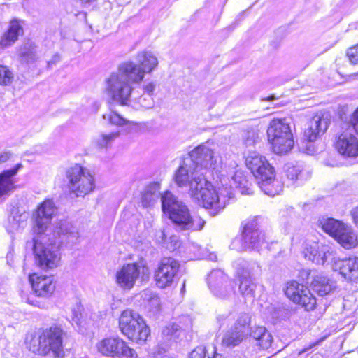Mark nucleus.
I'll use <instances>...</instances> for the list:
<instances>
[{
    "instance_id": "obj_1",
    "label": "nucleus",
    "mask_w": 358,
    "mask_h": 358,
    "mask_svg": "<svg viewBox=\"0 0 358 358\" xmlns=\"http://www.w3.org/2000/svg\"><path fill=\"white\" fill-rule=\"evenodd\" d=\"M137 63L127 61L121 63L106 83V90L113 101L127 105L131 101L134 85L140 84L146 73H151L158 66L157 57L150 51H142L136 56Z\"/></svg>"
},
{
    "instance_id": "obj_2",
    "label": "nucleus",
    "mask_w": 358,
    "mask_h": 358,
    "mask_svg": "<svg viewBox=\"0 0 358 358\" xmlns=\"http://www.w3.org/2000/svg\"><path fill=\"white\" fill-rule=\"evenodd\" d=\"M163 212L168 215L178 231H201L206 222L199 215H192L188 206L171 192L161 195Z\"/></svg>"
},
{
    "instance_id": "obj_3",
    "label": "nucleus",
    "mask_w": 358,
    "mask_h": 358,
    "mask_svg": "<svg viewBox=\"0 0 358 358\" xmlns=\"http://www.w3.org/2000/svg\"><path fill=\"white\" fill-rule=\"evenodd\" d=\"M245 164L257 180L261 190L270 196L279 194L282 185L275 179V171L267 159L257 152H250Z\"/></svg>"
},
{
    "instance_id": "obj_4",
    "label": "nucleus",
    "mask_w": 358,
    "mask_h": 358,
    "mask_svg": "<svg viewBox=\"0 0 358 358\" xmlns=\"http://www.w3.org/2000/svg\"><path fill=\"white\" fill-rule=\"evenodd\" d=\"M190 195L192 199L210 210V214L215 215L223 210L229 199H232L234 193L231 189H228L227 184L222 185L217 190L213 185L205 178V183L194 189Z\"/></svg>"
},
{
    "instance_id": "obj_5",
    "label": "nucleus",
    "mask_w": 358,
    "mask_h": 358,
    "mask_svg": "<svg viewBox=\"0 0 358 358\" xmlns=\"http://www.w3.org/2000/svg\"><path fill=\"white\" fill-rule=\"evenodd\" d=\"M62 336V329L56 325L39 331L31 339L29 350L38 355L62 358L64 356Z\"/></svg>"
},
{
    "instance_id": "obj_6",
    "label": "nucleus",
    "mask_w": 358,
    "mask_h": 358,
    "mask_svg": "<svg viewBox=\"0 0 358 358\" xmlns=\"http://www.w3.org/2000/svg\"><path fill=\"white\" fill-rule=\"evenodd\" d=\"M39 236L33 238L36 264L42 269L57 267L61 260L59 247L62 241L51 240L49 235Z\"/></svg>"
},
{
    "instance_id": "obj_7",
    "label": "nucleus",
    "mask_w": 358,
    "mask_h": 358,
    "mask_svg": "<svg viewBox=\"0 0 358 358\" xmlns=\"http://www.w3.org/2000/svg\"><path fill=\"white\" fill-rule=\"evenodd\" d=\"M269 142L276 154H287L293 148L294 141L289 123L286 119H273L267 129Z\"/></svg>"
},
{
    "instance_id": "obj_8",
    "label": "nucleus",
    "mask_w": 358,
    "mask_h": 358,
    "mask_svg": "<svg viewBox=\"0 0 358 358\" xmlns=\"http://www.w3.org/2000/svg\"><path fill=\"white\" fill-rule=\"evenodd\" d=\"M68 188L76 196H84L95 187L94 179L90 171L76 164L66 171Z\"/></svg>"
},
{
    "instance_id": "obj_9",
    "label": "nucleus",
    "mask_w": 358,
    "mask_h": 358,
    "mask_svg": "<svg viewBox=\"0 0 358 358\" xmlns=\"http://www.w3.org/2000/svg\"><path fill=\"white\" fill-rule=\"evenodd\" d=\"M174 181L179 187H188L189 196L194 189L205 183L203 173L197 169L192 159H185L174 173Z\"/></svg>"
},
{
    "instance_id": "obj_10",
    "label": "nucleus",
    "mask_w": 358,
    "mask_h": 358,
    "mask_svg": "<svg viewBox=\"0 0 358 358\" xmlns=\"http://www.w3.org/2000/svg\"><path fill=\"white\" fill-rule=\"evenodd\" d=\"M255 266H259L257 262L244 259H238L234 263L238 282V292L245 298L254 297L257 286L252 280V274Z\"/></svg>"
},
{
    "instance_id": "obj_11",
    "label": "nucleus",
    "mask_w": 358,
    "mask_h": 358,
    "mask_svg": "<svg viewBox=\"0 0 358 358\" xmlns=\"http://www.w3.org/2000/svg\"><path fill=\"white\" fill-rule=\"evenodd\" d=\"M99 352L110 358H138L135 350L118 337L105 338L96 344Z\"/></svg>"
},
{
    "instance_id": "obj_12",
    "label": "nucleus",
    "mask_w": 358,
    "mask_h": 358,
    "mask_svg": "<svg viewBox=\"0 0 358 358\" xmlns=\"http://www.w3.org/2000/svg\"><path fill=\"white\" fill-rule=\"evenodd\" d=\"M180 262L172 257H164L157 264L154 273L156 285L162 289L171 287L179 271Z\"/></svg>"
},
{
    "instance_id": "obj_13",
    "label": "nucleus",
    "mask_w": 358,
    "mask_h": 358,
    "mask_svg": "<svg viewBox=\"0 0 358 358\" xmlns=\"http://www.w3.org/2000/svg\"><path fill=\"white\" fill-rule=\"evenodd\" d=\"M208 282L212 293L217 298L228 299L235 294L234 282L220 270L211 271Z\"/></svg>"
},
{
    "instance_id": "obj_14",
    "label": "nucleus",
    "mask_w": 358,
    "mask_h": 358,
    "mask_svg": "<svg viewBox=\"0 0 358 358\" xmlns=\"http://www.w3.org/2000/svg\"><path fill=\"white\" fill-rule=\"evenodd\" d=\"M189 159H192L198 169L218 171L222 165L221 157L205 145H200L189 152Z\"/></svg>"
},
{
    "instance_id": "obj_15",
    "label": "nucleus",
    "mask_w": 358,
    "mask_h": 358,
    "mask_svg": "<svg viewBox=\"0 0 358 358\" xmlns=\"http://www.w3.org/2000/svg\"><path fill=\"white\" fill-rule=\"evenodd\" d=\"M355 133L356 131L348 127L335 138L334 148L345 158L358 157V138Z\"/></svg>"
},
{
    "instance_id": "obj_16",
    "label": "nucleus",
    "mask_w": 358,
    "mask_h": 358,
    "mask_svg": "<svg viewBox=\"0 0 358 358\" xmlns=\"http://www.w3.org/2000/svg\"><path fill=\"white\" fill-rule=\"evenodd\" d=\"M285 293L290 300L302 306L306 310H313L315 307L316 299L309 289L296 281L287 283Z\"/></svg>"
},
{
    "instance_id": "obj_17",
    "label": "nucleus",
    "mask_w": 358,
    "mask_h": 358,
    "mask_svg": "<svg viewBox=\"0 0 358 358\" xmlns=\"http://www.w3.org/2000/svg\"><path fill=\"white\" fill-rule=\"evenodd\" d=\"M141 273L143 275L148 273L147 267H141L136 263H129L116 272L115 282L123 289L130 290L138 279Z\"/></svg>"
},
{
    "instance_id": "obj_18",
    "label": "nucleus",
    "mask_w": 358,
    "mask_h": 358,
    "mask_svg": "<svg viewBox=\"0 0 358 358\" xmlns=\"http://www.w3.org/2000/svg\"><path fill=\"white\" fill-rule=\"evenodd\" d=\"M55 212V206L52 201L49 199L45 200L38 206L34 214L33 231L35 234L43 235L44 234Z\"/></svg>"
},
{
    "instance_id": "obj_19",
    "label": "nucleus",
    "mask_w": 358,
    "mask_h": 358,
    "mask_svg": "<svg viewBox=\"0 0 358 358\" xmlns=\"http://www.w3.org/2000/svg\"><path fill=\"white\" fill-rule=\"evenodd\" d=\"M302 253L306 259L319 265L324 264L331 254L327 245H320L316 238L312 236L304 241Z\"/></svg>"
},
{
    "instance_id": "obj_20",
    "label": "nucleus",
    "mask_w": 358,
    "mask_h": 358,
    "mask_svg": "<svg viewBox=\"0 0 358 358\" xmlns=\"http://www.w3.org/2000/svg\"><path fill=\"white\" fill-rule=\"evenodd\" d=\"M243 233L245 241L248 243L250 248L260 250L267 246L264 234L259 230L256 219L248 220L245 224Z\"/></svg>"
},
{
    "instance_id": "obj_21",
    "label": "nucleus",
    "mask_w": 358,
    "mask_h": 358,
    "mask_svg": "<svg viewBox=\"0 0 358 358\" xmlns=\"http://www.w3.org/2000/svg\"><path fill=\"white\" fill-rule=\"evenodd\" d=\"M334 269L338 271L348 281L358 282V257L336 260Z\"/></svg>"
},
{
    "instance_id": "obj_22",
    "label": "nucleus",
    "mask_w": 358,
    "mask_h": 358,
    "mask_svg": "<svg viewBox=\"0 0 358 358\" xmlns=\"http://www.w3.org/2000/svg\"><path fill=\"white\" fill-rule=\"evenodd\" d=\"M29 281L36 294L38 296H50L55 289L53 276L38 275L33 274L29 276Z\"/></svg>"
},
{
    "instance_id": "obj_23",
    "label": "nucleus",
    "mask_w": 358,
    "mask_h": 358,
    "mask_svg": "<svg viewBox=\"0 0 358 358\" xmlns=\"http://www.w3.org/2000/svg\"><path fill=\"white\" fill-rule=\"evenodd\" d=\"M284 170L289 184L291 185H302L310 178V172L299 163H288L285 165Z\"/></svg>"
},
{
    "instance_id": "obj_24",
    "label": "nucleus",
    "mask_w": 358,
    "mask_h": 358,
    "mask_svg": "<svg viewBox=\"0 0 358 358\" xmlns=\"http://www.w3.org/2000/svg\"><path fill=\"white\" fill-rule=\"evenodd\" d=\"M329 122V120L323 115H315L310 120L308 127L304 131L305 137L310 142L315 141L319 136L327 131Z\"/></svg>"
},
{
    "instance_id": "obj_25",
    "label": "nucleus",
    "mask_w": 358,
    "mask_h": 358,
    "mask_svg": "<svg viewBox=\"0 0 358 358\" xmlns=\"http://www.w3.org/2000/svg\"><path fill=\"white\" fill-rule=\"evenodd\" d=\"M142 317L136 312L127 309L122 312L119 319V327L121 332L127 338L132 329L138 324Z\"/></svg>"
},
{
    "instance_id": "obj_26",
    "label": "nucleus",
    "mask_w": 358,
    "mask_h": 358,
    "mask_svg": "<svg viewBox=\"0 0 358 358\" xmlns=\"http://www.w3.org/2000/svg\"><path fill=\"white\" fill-rule=\"evenodd\" d=\"M313 289L320 296L332 293L336 288V282L327 276L317 275L311 282Z\"/></svg>"
},
{
    "instance_id": "obj_27",
    "label": "nucleus",
    "mask_w": 358,
    "mask_h": 358,
    "mask_svg": "<svg viewBox=\"0 0 358 358\" xmlns=\"http://www.w3.org/2000/svg\"><path fill=\"white\" fill-rule=\"evenodd\" d=\"M19 60L22 64H34L38 61V47L32 41H28L24 43L17 50Z\"/></svg>"
},
{
    "instance_id": "obj_28",
    "label": "nucleus",
    "mask_w": 358,
    "mask_h": 358,
    "mask_svg": "<svg viewBox=\"0 0 358 358\" xmlns=\"http://www.w3.org/2000/svg\"><path fill=\"white\" fill-rule=\"evenodd\" d=\"M337 242L345 249L355 248L358 245L357 235L354 229L349 225L345 224L334 238Z\"/></svg>"
},
{
    "instance_id": "obj_29",
    "label": "nucleus",
    "mask_w": 358,
    "mask_h": 358,
    "mask_svg": "<svg viewBox=\"0 0 358 358\" xmlns=\"http://www.w3.org/2000/svg\"><path fill=\"white\" fill-rule=\"evenodd\" d=\"M23 34V28L20 22L14 20L10 22L8 30L0 39V46L2 48H7L13 44L19 36Z\"/></svg>"
},
{
    "instance_id": "obj_30",
    "label": "nucleus",
    "mask_w": 358,
    "mask_h": 358,
    "mask_svg": "<svg viewBox=\"0 0 358 358\" xmlns=\"http://www.w3.org/2000/svg\"><path fill=\"white\" fill-rule=\"evenodd\" d=\"M22 166L21 164H17L13 169L4 171L0 174V197L13 190L15 182L13 177L16 175Z\"/></svg>"
},
{
    "instance_id": "obj_31",
    "label": "nucleus",
    "mask_w": 358,
    "mask_h": 358,
    "mask_svg": "<svg viewBox=\"0 0 358 358\" xmlns=\"http://www.w3.org/2000/svg\"><path fill=\"white\" fill-rule=\"evenodd\" d=\"M230 188L233 192L234 189H238L242 194H250L252 193L251 184L248 182L243 172L241 171H236L231 177L230 187H228V189Z\"/></svg>"
},
{
    "instance_id": "obj_32",
    "label": "nucleus",
    "mask_w": 358,
    "mask_h": 358,
    "mask_svg": "<svg viewBox=\"0 0 358 358\" xmlns=\"http://www.w3.org/2000/svg\"><path fill=\"white\" fill-rule=\"evenodd\" d=\"M131 331L128 339L138 344L145 343L150 334V328L143 317Z\"/></svg>"
},
{
    "instance_id": "obj_33",
    "label": "nucleus",
    "mask_w": 358,
    "mask_h": 358,
    "mask_svg": "<svg viewBox=\"0 0 358 358\" xmlns=\"http://www.w3.org/2000/svg\"><path fill=\"white\" fill-rule=\"evenodd\" d=\"M55 234H57L58 238H59L62 235L71 240H77L79 237L77 228L67 220H62L59 222L56 227V231L53 234L54 240L57 238L55 237Z\"/></svg>"
},
{
    "instance_id": "obj_34",
    "label": "nucleus",
    "mask_w": 358,
    "mask_h": 358,
    "mask_svg": "<svg viewBox=\"0 0 358 358\" xmlns=\"http://www.w3.org/2000/svg\"><path fill=\"white\" fill-rule=\"evenodd\" d=\"M250 336L258 341V345L264 350L268 349L272 343V336L264 327H256L250 329Z\"/></svg>"
},
{
    "instance_id": "obj_35",
    "label": "nucleus",
    "mask_w": 358,
    "mask_h": 358,
    "mask_svg": "<svg viewBox=\"0 0 358 358\" xmlns=\"http://www.w3.org/2000/svg\"><path fill=\"white\" fill-rule=\"evenodd\" d=\"M319 224L324 231L335 238L336 234H338L345 224L334 218H322L319 220Z\"/></svg>"
},
{
    "instance_id": "obj_36",
    "label": "nucleus",
    "mask_w": 358,
    "mask_h": 358,
    "mask_svg": "<svg viewBox=\"0 0 358 358\" xmlns=\"http://www.w3.org/2000/svg\"><path fill=\"white\" fill-rule=\"evenodd\" d=\"M159 185L152 184L148 186L142 196V204L145 207L153 206L159 198Z\"/></svg>"
},
{
    "instance_id": "obj_37",
    "label": "nucleus",
    "mask_w": 358,
    "mask_h": 358,
    "mask_svg": "<svg viewBox=\"0 0 358 358\" xmlns=\"http://www.w3.org/2000/svg\"><path fill=\"white\" fill-rule=\"evenodd\" d=\"M120 136V131H114L110 134L101 133L94 137L93 143L99 149L110 147L114 141Z\"/></svg>"
},
{
    "instance_id": "obj_38",
    "label": "nucleus",
    "mask_w": 358,
    "mask_h": 358,
    "mask_svg": "<svg viewBox=\"0 0 358 358\" xmlns=\"http://www.w3.org/2000/svg\"><path fill=\"white\" fill-rule=\"evenodd\" d=\"M250 316L249 314L241 313L238 315L233 329L240 333L241 335L246 337L250 333Z\"/></svg>"
},
{
    "instance_id": "obj_39",
    "label": "nucleus",
    "mask_w": 358,
    "mask_h": 358,
    "mask_svg": "<svg viewBox=\"0 0 358 358\" xmlns=\"http://www.w3.org/2000/svg\"><path fill=\"white\" fill-rule=\"evenodd\" d=\"M182 330L178 324L173 323L166 325L162 330V338L164 343L176 341Z\"/></svg>"
},
{
    "instance_id": "obj_40",
    "label": "nucleus",
    "mask_w": 358,
    "mask_h": 358,
    "mask_svg": "<svg viewBox=\"0 0 358 358\" xmlns=\"http://www.w3.org/2000/svg\"><path fill=\"white\" fill-rule=\"evenodd\" d=\"M244 338V336L241 335V334L236 331L235 329H231V330L228 331L224 335L222 341V345L228 348L234 347L238 345Z\"/></svg>"
},
{
    "instance_id": "obj_41",
    "label": "nucleus",
    "mask_w": 358,
    "mask_h": 358,
    "mask_svg": "<svg viewBox=\"0 0 358 358\" xmlns=\"http://www.w3.org/2000/svg\"><path fill=\"white\" fill-rule=\"evenodd\" d=\"M134 90L131 92V101L127 106H129L131 103L138 104L140 107L144 108H151L154 106L153 97L149 94H143L138 97H136L133 94Z\"/></svg>"
},
{
    "instance_id": "obj_42",
    "label": "nucleus",
    "mask_w": 358,
    "mask_h": 358,
    "mask_svg": "<svg viewBox=\"0 0 358 358\" xmlns=\"http://www.w3.org/2000/svg\"><path fill=\"white\" fill-rule=\"evenodd\" d=\"M103 118L108 121L110 124L116 126H124L133 124L132 122L125 119L116 112L110 111L105 114Z\"/></svg>"
},
{
    "instance_id": "obj_43",
    "label": "nucleus",
    "mask_w": 358,
    "mask_h": 358,
    "mask_svg": "<svg viewBox=\"0 0 358 358\" xmlns=\"http://www.w3.org/2000/svg\"><path fill=\"white\" fill-rule=\"evenodd\" d=\"M206 349L203 346H198L189 354V358H222V355L217 353L215 350L212 355H208L206 357Z\"/></svg>"
},
{
    "instance_id": "obj_44",
    "label": "nucleus",
    "mask_w": 358,
    "mask_h": 358,
    "mask_svg": "<svg viewBox=\"0 0 358 358\" xmlns=\"http://www.w3.org/2000/svg\"><path fill=\"white\" fill-rule=\"evenodd\" d=\"M229 247L231 250L238 252H243L250 248L248 243L246 241H245L243 234L242 236L234 238L231 241Z\"/></svg>"
},
{
    "instance_id": "obj_45",
    "label": "nucleus",
    "mask_w": 358,
    "mask_h": 358,
    "mask_svg": "<svg viewBox=\"0 0 358 358\" xmlns=\"http://www.w3.org/2000/svg\"><path fill=\"white\" fill-rule=\"evenodd\" d=\"M13 73L7 66L0 65V84L7 85L12 83Z\"/></svg>"
},
{
    "instance_id": "obj_46",
    "label": "nucleus",
    "mask_w": 358,
    "mask_h": 358,
    "mask_svg": "<svg viewBox=\"0 0 358 358\" xmlns=\"http://www.w3.org/2000/svg\"><path fill=\"white\" fill-rule=\"evenodd\" d=\"M257 138V135L254 131H248L243 134L242 143L245 148L254 146Z\"/></svg>"
},
{
    "instance_id": "obj_47",
    "label": "nucleus",
    "mask_w": 358,
    "mask_h": 358,
    "mask_svg": "<svg viewBox=\"0 0 358 358\" xmlns=\"http://www.w3.org/2000/svg\"><path fill=\"white\" fill-rule=\"evenodd\" d=\"M346 56L352 64H358V44L349 48L346 50Z\"/></svg>"
},
{
    "instance_id": "obj_48",
    "label": "nucleus",
    "mask_w": 358,
    "mask_h": 358,
    "mask_svg": "<svg viewBox=\"0 0 358 358\" xmlns=\"http://www.w3.org/2000/svg\"><path fill=\"white\" fill-rule=\"evenodd\" d=\"M358 134V108L355 110L351 119V125L349 126Z\"/></svg>"
},
{
    "instance_id": "obj_49",
    "label": "nucleus",
    "mask_w": 358,
    "mask_h": 358,
    "mask_svg": "<svg viewBox=\"0 0 358 358\" xmlns=\"http://www.w3.org/2000/svg\"><path fill=\"white\" fill-rule=\"evenodd\" d=\"M156 89V83L154 82H150L143 85V91L146 94H150L152 96L153 92Z\"/></svg>"
},
{
    "instance_id": "obj_50",
    "label": "nucleus",
    "mask_w": 358,
    "mask_h": 358,
    "mask_svg": "<svg viewBox=\"0 0 358 358\" xmlns=\"http://www.w3.org/2000/svg\"><path fill=\"white\" fill-rule=\"evenodd\" d=\"M149 304L154 308L155 310H158L160 306L159 298L157 295L152 296Z\"/></svg>"
},
{
    "instance_id": "obj_51",
    "label": "nucleus",
    "mask_w": 358,
    "mask_h": 358,
    "mask_svg": "<svg viewBox=\"0 0 358 358\" xmlns=\"http://www.w3.org/2000/svg\"><path fill=\"white\" fill-rule=\"evenodd\" d=\"M156 239L160 244H165L166 239V234L164 230H159L156 233Z\"/></svg>"
},
{
    "instance_id": "obj_52",
    "label": "nucleus",
    "mask_w": 358,
    "mask_h": 358,
    "mask_svg": "<svg viewBox=\"0 0 358 358\" xmlns=\"http://www.w3.org/2000/svg\"><path fill=\"white\" fill-rule=\"evenodd\" d=\"M169 240L171 241V243H173V245H171L170 247L166 245V247L169 248L170 250H174L180 244L178 238L176 236H170Z\"/></svg>"
},
{
    "instance_id": "obj_53",
    "label": "nucleus",
    "mask_w": 358,
    "mask_h": 358,
    "mask_svg": "<svg viewBox=\"0 0 358 358\" xmlns=\"http://www.w3.org/2000/svg\"><path fill=\"white\" fill-rule=\"evenodd\" d=\"M350 215L352 217L355 225L358 228V207L353 208L350 211Z\"/></svg>"
},
{
    "instance_id": "obj_54",
    "label": "nucleus",
    "mask_w": 358,
    "mask_h": 358,
    "mask_svg": "<svg viewBox=\"0 0 358 358\" xmlns=\"http://www.w3.org/2000/svg\"><path fill=\"white\" fill-rule=\"evenodd\" d=\"M60 60V57L59 55L56 54L55 55L52 59L48 62V68H51L52 65V64H55L56 63H57L58 62H59Z\"/></svg>"
},
{
    "instance_id": "obj_55",
    "label": "nucleus",
    "mask_w": 358,
    "mask_h": 358,
    "mask_svg": "<svg viewBox=\"0 0 358 358\" xmlns=\"http://www.w3.org/2000/svg\"><path fill=\"white\" fill-rule=\"evenodd\" d=\"M11 154L8 152H3L0 154V163L6 162L10 157Z\"/></svg>"
},
{
    "instance_id": "obj_56",
    "label": "nucleus",
    "mask_w": 358,
    "mask_h": 358,
    "mask_svg": "<svg viewBox=\"0 0 358 358\" xmlns=\"http://www.w3.org/2000/svg\"><path fill=\"white\" fill-rule=\"evenodd\" d=\"M95 0H80L81 3H84V4H87V3H90L91 2H93Z\"/></svg>"
},
{
    "instance_id": "obj_57",
    "label": "nucleus",
    "mask_w": 358,
    "mask_h": 358,
    "mask_svg": "<svg viewBox=\"0 0 358 358\" xmlns=\"http://www.w3.org/2000/svg\"><path fill=\"white\" fill-rule=\"evenodd\" d=\"M275 99V96L271 95V96H269L267 98H266L264 100H266V101H273Z\"/></svg>"
},
{
    "instance_id": "obj_58",
    "label": "nucleus",
    "mask_w": 358,
    "mask_h": 358,
    "mask_svg": "<svg viewBox=\"0 0 358 358\" xmlns=\"http://www.w3.org/2000/svg\"><path fill=\"white\" fill-rule=\"evenodd\" d=\"M210 259L211 260H213V261H216V259H217V256H216V255H215V254H211V255H210Z\"/></svg>"
},
{
    "instance_id": "obj_59",
    "label": "nucleus",
    "mask_w": 358,
    "mask_h": 358,
    "mask_svg": "<svg viewBox=\"0 0 358 358\" xmlns=\"http://www.w3.org/2000/svg\"><path fill=\"white\" fill-rule=\"evenodd\" d=\"M351 77H353V78H355L357 76H358V73H355V74H352L350 75Z\"/></svg>"
},
{
    "instance_id": "obj_60",
    "label": "nucleus",
    "mask_w": 358,
    "mask_h": 358,
    "mask_svg": "<svg viewBox=\"0 0 358 358\" xmlns=\"http://www.w3.org/2000/svg\"><path fill=\"white\" fill-rule=\"evenodd\" d=\"M162 349L163 351H166V348H162Z\"/></svg>"
}]
</instances>
